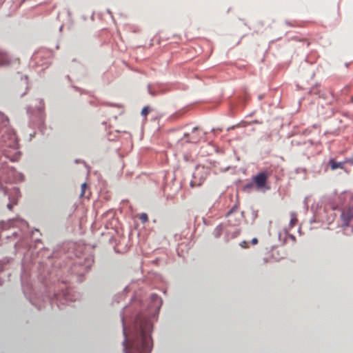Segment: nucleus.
<instances>
[{
    "label": "nucleus",
    "instance_id": "1",
    "mask_svg": "<svg viewBox=\"0 0 353 353\" xmlns=\"http://www.w3.org/2000/svg\"><path fill=\"white\" fill-rule=\"evenodd\" d=\"M123 341L124 349L126 353H149L152 347L150 336L152 325L150 321L145 317L138 316L136 318L133 330L128 332L124 321Z\"/></svg>",
    "mask_w": 353,
    "mask_h": 353
},
{
    "label": "nucleus",
    "instance_id": "2",
    "mask_svg": "<svg viewBox=\"0 0 353 353\" xmlns=\"http://www.w3.org/2000/svg\"><path fill=\"white\" fill-rule=\"evenodd\" d=\"M270 172L268 171H263L258 173L252 177L254 186L258 190L268 189L267 183Z\"/></svg>",
    "mask_w": 353,
    "mask_h": 353
},
{
    "label": "nucleus",
    "instance_id": "3",
    "mask_svg": "<svg viewBox=\"0 0 353 353\" xmlns=\"http://www.w3.org/2000/svg\"><path fill=\"white\" fill-rule=\"evenodd\" d=\"M342 219V226L347 227L353 221V209L348 208L343 210L341 215Z\"/></svg>",
    "mask_w": 353,
    "mask_h": 353
},
{
    "label": "nucleus",
    "instance_id": "4",
    "mask_svg": "<svg viewBox=\"0 0 353 353\" xmlns=\"http://www.w3.org/2000/svg\"><path fill=\"white\" fill-rule=\"evenodd\" d=\"M184 136L187 138V141L190 143H197L201 138L198 128H194L190 133H186Z\"/></svg>",
    "mask_w": 353,
    "mask_h": 353
},
{
    "label": "nucleus",
    "instance_id": "5",
    "mask_svg": "<svg viewBox=\"0 0 353 353\" xmlns=\"http://www.w3.org/2000/svg\"><path fill=\"white\" fill-rule=\"evenodd\" d=\"M345 163H352V161L347 159L343 162H336L334 159H331L329 161V165H330L331 170H334L337 168L343 169Z\"/></svg>",
    "mask_w": 353,
    "mask_h": 353
},
{
    "label": "nucleus",
    "instance_id": "6",
    "mask_svg": "<svg viewBox=\"0 0 353 353\" xmlns=\"http://www.w3.org/2000/svg\"><path fill=\"white\" fill-rule=\"evenodd\" d=\"M298 223L296 212H292L290 213V221L289 224V229L293 228Z\"/></svg>",
    "mask_w": 353,
    "mask_h": 353
},
{
    "label": "nucleus",
    "instance_id": "7",
    "mask_svg": "<svg viewBox=\"0 0 353 353\" xmlns=\"http://www.w3.org/2000/svg\"><path fill=\"white\" fill-rule=\"evenodd\" d=\"M150 112V108L148 106H145L141 110V114L144 117H147V115Z\"/></svg>",
    "mask_w": 353,
    "mask_h": 353
},
{
    "label": "nucleus",
    "instance_id": "8",
    "mask_svg": "<svg viewBox=\"0 0 353 353\" xmlns=\"http://www.w3.org/2000/svg\"><path fill=\"white\" fill-rule=\"evenodd\" d=\"M140 220L143 222V223H145L148 221V215L145 214V213H142L141 215H140V217H139Z\"/></svg>",
    "mask_w": 353,
    "mask_h": 353
},
{
    "label": "nucleus",
    "instance_id": "9",
    "mask_svg": "<svg viewBox=\"0 0 353 353\" xmlns=\"http://www.w3.org/2000/svg\"><path fill=\"white\" fill-rule=\"evenodd\" d=\"M87 188V185L85 183H83L82 185H81V194H80V196L82 197L85 195V189Z\"/></svg>",
    "mask_w": 353,
    "mask_h": 353
},
{
    "label": "nucleus",
    "instance_id": "10",
    "mask_svg": "<svg viewBox=\"0 0 353 353\" xmlns=\"http://www.w3.org/2000/svg\"><path fill=\"white\" fill-rule=\"evenodd\" d=\"M240 246L243 248H248V243L247 241H243L240 243Z\"/></svg>",
    "mask_w": 353,
    "mask_h": 353
},
{
    "label": "nucleus",
    "instance_id": "11",
    "mask_svg": "<svg viewBox=\"0 0 353 353\" xmlns=\"http://www.w3.org/2000/svg\"><path fill=\"white\" fill-rule=\"evenodd\" d=\"M1 180H3L6 183H11V182H12V180L10 178V176L6 177V178L1 177Z\"/></svg>",
    "mask_w": 353,
    "mask_h": 353
},
{
    "label": "nucleus",
    "instance_id": "12",
    "mask_svg": "<svg viewBox=\"0 0 353 353\" xmlns=\"http://www.w3.org/2000/svg\"><path fill=\"white\" fill-rule=\"evenodd\" d=\"M253 186H254V183L252 181V183L247 184L245 188H252Z\"/></svg>",
    "mask_w": 353,
    "mask_h": 353
},
{
    "label": "nucleus",
    "instance_id": "13",
    "mask_svg": "<svg viewBox=\"0 0 353 353\" xmlns=\"http://www.w3.org/2000/svg\"><path fill=\"white\" fill-rule=\"evenodd\" d=\"M6 173H7L8 174H11V175H12V174H14V171H13L12 170H10V169H7V170H6Z\"/></svg>",
    "mask_w": 353,
    "mask_h": 353
},
{
    "label": "nucleus",
    "instance_id": "14",
    "mask_svg": "<svg viewBox=\"0 0 353 353\" xmlns=\"http://www.w3.org/2000/svg\"><path fill=\"white\" fill-rule=\"evenodd\" d=\"M252 243L253 245H256L258 243V239L256 238H253L252 240Z\"/></svg>",
    "mask_w": 353,
    "mask_h": 353
},
{
    "label": "nucleus",
    "instance_id": "15",
    "mask_svg": "<svg viewBox=\"0 0 353 353\" xmlns=\"http://www.w3.org/2000/svg\"><path fill=\"white\" fill-rule=\"evenodd\" d=\"M234 210V208H233L232 209H231L227 214V216H230L232 212Z\"/></svg>",
    "mask_w": 353,
    "mask_h": 353
},
{
    "label": "nucleus",
    "instance_id": "16",
    "mask_svg": "<svg viewBox=\"0 0 353 353\" xmlns=\"http://www.w3.org/2000/svg\"><path fill=\"white\" fill-rule=\"evenodd\" d=\"M8 208L10 210H11V209H12V204L8 203Z\"/></svg>",
    "mask_w": 353,
    "mask_h": 353
},
{
    "label": "nucleus",
    "instance_id": "17",
    "mask_svg": "<svg viewBox=\"0 0 353 353\" xmlns=\"http://www.w3.org/2000/svg\"><path fill=\"white\" fill-rule=\"evenodd\" d=\"M4 64V62L2 61H0V65H3Z\"/></svg>",
    "mask_w": 353,
    "mask_h": 353
},
{
    "label": "nucleus",
    "instance_id": "18",
    "mask_svg": "<svg viewBox=\"0 0 353 353\" xmlns=\"http://www.w3.org/2000/svg\"><path fill=\"white\" fill-rule=\"evenodd\" d=\"M352 101L353 102V97L352 98Z\"/></svg>",
    "mask_w": 353,
    "mask_h": 353
}]
</instances>
